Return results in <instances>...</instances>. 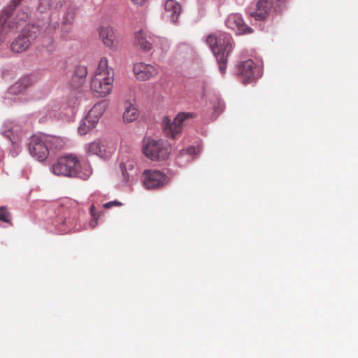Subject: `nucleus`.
Masks as SVG:
<instances>
[{
    "label": "nucleus",
    "instance_id": "33",
    "mask_svg": "<svg viewBox=\"0 0 358 358\" xmlns=\"http://www.w3.org/2000/svg\"><path fill=\"white\" fill-rule=\"evenodd\" d=\"M133 3L137 5V6H142L143 5L147 0H131Z\"/></svg>",
    "mask_w": 358,
    "mask_h": 358
},
{
    "label": "nucleus",
    "instance_id": "10",
    "mask_svg": "<svg viewBox=\"0 0 358 358\" xmlns=\"http://www.w3.org/2000/svg\"><path fill=\"white\" fill-rule=\"evenodd\" d=\"M256 68V64L251 59L244 61L238 66V73L244 84L250 83L258 78Z\"/></svg>",
    "mask_w": 358,
    "mask_h": 358
},
{
    "label": "nucleus",
    "instance_id": "31",
    "mask_svg": "<svg viewBox=\"0 0 358 358\" xmlns=\"http://www.w3.org/2000/svg\"><path fill=\"white\" fill-rule=\"evenodd\" d=\"M2 134L3 136H5L7 139L10 141L12 143H14L15 137H14V134H13V132L12 130H10V129L5 130L2 133Z\"/></svg>",
    "mask_w": 358,
    "mask_h": 358
},
{
    "label": "nucleus",
    "instance_id": "21",
    "mask_svg": "<svg viewBox=\"0 0 358 358\" xmlns=\"http://www.w3.org/2000/svg\"><path fill=\"white\" fill-rule=\"evenodd\" d=\"M64 0H41L39 10L44 12L48 9H55L61 7Z\"/></svg>",
    "mask_w": 358,
    "mask_h": 358
},
{
    "label": "nucleus",
    "instance_id": "9",
    "mask_svg": "<svg viewBox=\"0 0 358 358\" xmlns=\"http://www.w3.org/2000/svg\"><path fill=\"white\" fill-rule=\"evenodd\" d=\"M27 24V15L22 14L20 19L16 22L13 21H6L0 19V43L3 42L6 35L10 33L15 32L22 29Z\"/></svg>",
    "mask_w": 358,
    "mask_h": 358
},
{
    "label": "nucleus",
    "instance_id": "19",
    "mask_svg": "<svg viewBox=\"0 0 358 358\" xmlns=\"http://www.w3.org/2000/svg\"><path fill=\"white\" fill-rule=\"evenodd\" d=\"M138 110L134 104L131 103H125L124 110L122 115V119L124 122H132L138 119Z\"/></svg>",
    "mask_w": 358,
    "mask_h": 358
},
{
    "label": "nucleus",
    "instance_id": "23",
    "mask_svg": "<svg viewBox=\"0 0 358 358\" xmlns=\"http://www.w3.org/2000/svg\"><path fill=\"white\" fill-rule=\"evenodd\" d=\"M47 145L49 149H62L64 146V141L62 138L57 136L46 137Z\"/></svg>",
    "mask_w": 358,
    "mask_h": 358
},
{
    "label": "nucleus",
    "instance_id": "28",
    "mask_svg": "<svg viewBox=\"0 0 358 358\" xmlns=\"http://www.w3.org/2000/svg\"><path fill=\"white\" fill-rule=\"evenodd\" d=\"M120 168L124 178H127L128 180L129 177V173H128L127 170L131 171L134 169V164L132 162H129L128 164H121Z\"/></svg>",
    "mask_w": 358,
    "mask_h": 358
},
{
    "label": "nucleus",
    "instance_id": "29",
    "mask_svg": "<svg viewBox=\"0 0 358 358\" xmlns=\"http://www.w3.org/2000/svg\"><path fill=\"white\" fill-rule=\"evenodd\" d=\"M8 10H10V8H8V10H5V13L4 14L0 17V19L3 18L4 20H6V21H13L14 20L15 22H17L20 19V17L22 16V14L23 13H19L15 17L13 18V19H10L8 15L10 13H8ZM25 14V13H24ZM26 15H27V14L26 13Z\"/></svg>",
    "mask_w": 358,
    "mask_h": 358
},
{
    "label": "nucleus",
    "instance_id": "27",
    "mask_svg": "<svg viewBox=\"0 0 358 358\" xmlns=\"http://www.w3.org/2000/svg\"><path fill=\"white\" fill-rule=\"evenodd\" d=\"M76 14V8L74 6H69L67 8L66 15L64 17L65 23H71Z\"/></svg>",
    "mask_w": 358,
    "mask_h": 358
},
{
    "label": "nucleus",
    "instance_id": "30",
    "mask_svg": "<svg viewBox=\"0 0 358 358\" xmlns=\"http://www.w3.org/2000/svg\"><path fill=\"white\" fill-rule=\"evenodd\" d=\"M122 205V203L117 201H109L103 204V207L106 209L110 208L112 207H120Z\"/></svg>",
    "mask_w": 358,
    "mask_h": 358
},
{
    "label": "nucleus",
    "instance_id": "5",
    "mask_svg": "<svg viewBox=\"0 0 358 358\" xmlns=\"http://www.w3.org/2000/svg\"><path fill=\"white\" fill-rule=\"evenodd\" d=\"M192 117L189 113H179L173 120L169 117H165L162 121V130L164 135L170 138H176L182 133L185 125V121Z\"/></svg>",
    "mask_w": 358,
    "mask_h": 358
},
{
    "label": "nucleus",
    "instance_id": "4",
    "mask_svg": "<svg viewBox=\"0 0 358 358\" xmlns=\"http://www.w3.org/2000/svg\"><path fill=\"white\" fill-rule=\"evenodd\" d=\"M143 149L146 157L152 160H164L171 152L170 144L162 139L145 140Z\"/></svg>",
    "mask_w": 358,
    "mask_h": 358
},
{
    "label": "nucleus",
    "instance_id": "8",
    "mask_svg": "<svg viewBox=\"0 0 358 358\" xmlns=\"http://www.w3.org/2000/svg\"><path fill=\"white\" fill-rule=\"evenodd\" d=\"M285 0H259L255 10L250 13V15L256 20H265L273 10H278L284 4Z\"/></svg>",
    "mask_w": 358,
    "mask_h": 358
},
{
    "label": "nucleus",
    "instance_id": "34",
    "mask_svg": "<svg viewBox=\"0 0 358 358\" xmlns=\"http://www.w3.org/2000/svg\"><path fill=\"white\" fill-rule=\"evenodd\" d=\"M62 224L64 225H66L68 227V228H69L73 224L72 221L70 220L69 219V220L65 219L63 221Z\"/></svg>",
    "mask_w": 358,
    "mask_h": 358
},
{
    "label": "nucleus",
    "instance_id": "22",
    "mask_svg": "<svg viewBox=\"0 0 358 358\" xmlns=\"http://www.w3.org/2000/svg\"><path fill=\"white\" fill-rule=\"evenodd\" d=\"M31 85V81L29 78H24L20 81L15 83L10 89L13 94H19L23 92L29 86Z\"/></svg>",
    "mask_w": 358,
    "mask_h": 358
},
{
    "label": "nucleus",
    "instance_id": "17",
    "mask_svg": "<svg viewBox=\"0 0 358 358\" xmlns=\"http://www.w3.org/2000/svg\"><path fill=\"white\" fill-rule=\"evenodd\" d=\"M99 37L106 46L113 48L115 45V36L111 27H101L99 29Z\"/></svg>",
    "mask_w": 358,
    "mask_h": 358
},
{
    "label": "nucleus",
    "instance_id": "20",
    "mask_svg": "<svg viewBox=\"0 0 358 358\" xmlns=\"http://www.w3.org/2000/svg\"><path fill=\"white\" fill-rule=\"evenodd\" d=\"M87 152L90 155H95L100 157L106 156L105 146L99 140L94 141L88 145Z\"/></svg>",
    "mask_w": 358,
    "mask_h": 358
},
{
    "label": "nucleus",
    "instance_id": "2",
    "mask_svg": "<svg viewBox=\"0 0 358 358\" xmlns=\"http://www.w3.org/2000/svg\"><path fill=\"white\" fill-rule=\"evenodd\" d=\"M113 76L108 69V60L101 58L90 82V89L96 96L105 97L108 95L113 87Z\"/></svg>",
    "mask_w": 358,
    "mask_h": 358
},
{
    "label": "nucleus",
    "instance_id": "15",
    "mask_svg": "<svg viewBox=\"0 0 358 358\" xmlns=\"http://www.w3.org/2000/svg\"><path fill=\"white\" fill-rule=\"evenodd\" d=\"M164 9L172 22H176L181 13V6L175 0H167L164 5Z\"/></svg>",
    "mask_w": 358,
    "mask_h": 358
},
{
    "label": "nucleus",
    "instance_id": "32",
    "mask_svg": "<svg viewBox=\"0 0 358 358\" xmlns=\"http://www.w3.org/2000/svg\"><path fill=\"white\" fill-rule=\"evenodd\" d=\"M193 151H194V148H189L187 150H182L180 152V155L178 156V159H180L182 155H184L186 153H187L189 155H191L192 154Z\"/></svg>",
    "mask_w": 358,
    "mask_h": 358
},
{
    "label": "nucleus",
    "instance_id": "12",
    "mask_svg": "<svg viewBox=\"0 0 358 358\" xmlns=\"http://www.w3.org/2000/svg\"><path fill=\"white\" fill-rule=\"evenodd\" d=\"M227 26L239 34L252 33V29L246 25L241 16L238 14H231L228 16L226 21Z\"/></svg>",
    "mask_w": 358,
    "mask_h": 358
},
{
    "label": "nucleus",
    "instance_id": "24",
    "mask_svg": "<svg viewBox=\"0 0 358 358\" xmlns=\"http://www.w3.org/2000/svg\"><path fill=\"white\" fill-rule=\"evenodd\" d=\"M95 127L96 124L85 117L78 127V132L80 135H85Z\"/></svg>",
    "mask_w": 358,
    "mask_h": 358
},
{
    "label": "nucleus",
    "instance_id": "35",
    "mask_svg": "<svg viewBox=\"0 0 358 358\" xmlns=\"http://www.w3.org/2000/svg\"><path fill=\"white\" fill-rule=\"evenodd\" d=\"M22 0H12V5L13 6V7H16L18 4H20V3L21 2Z\"/></svg>",
    "mask_w": 358,
    "mask_h": 358
},
{
    "label": "nucleus",
    "instance_id": "14",
    "mask_svg": "<svg viewBox=\"0 0 358 358\" xmlns=\"http://www.w3.org/2000/svg\"><path fill=\"white\" fill-rule=\"evenodd\" d=\"M87 75V69L83 65H78L75 67L73 76L71 77V85L74 88L80 87L85 81Z\"/></svg>",
    "mask_w": 358,
    "mask_h": 358
},
{
    "label": "nucleus",
    "instance_id": "36",
    "mask_svg": "<svg viewBox=\"0 0 358 358\" xmlns=\"http://www.w3.org/2000/svg\"><path fill=\"white\" fill-rule=\"evenodd\" d=\"M68 231V229H59V233L66 234Z\"/></svg>",
    "mask_w": 358,
    "mask_h": 358
},
{
    "label": "nucleus",
    "instance_id": "11",
    "mask_svg": "<svg viewBox=\"0 0 358 358\" xmlns=\"http://www.w3.org/2000/svg\"><path fill=\"white\" fill-rule=\"evenodd\" d=\"M133 71L136 78L141 81L150 80L158 74V70L155 66L143 62L135 64Z\"/></svg>",
    "mask_w": 358,
    "mask_h": 358
},
{
    "label": "nucleus",
    "instance_id": "16",
    "mask_svg": "<svg viewBox=\"0 0 358 358\" xmlns=\"http://www.w3.org/2000/svg\"><path fill=\"white\" fill-rule=\"evenodd\" d=\"M106 107L107 103L106 101H99L94 105L86 117L96 125Z\"/></svg>",
    "mask_w": 358,
    "mask_h": 358
},
{
    "label": "nucleus",
    "instance_id": "25",
    "mask_svg": "<svg viewBox=\"0 0 358 358\" xmlns=\"http://www.w3.org/2000/svg\"><path fill=\"white\" fill-rule=\"evenodd\" d=\"M90 215L92 217L90 225L92 228H95L97 225L98 220L101 215V213L96 211V208L94 205L90 207Z\"/></svg>",
    "mask_w": 358,
    "mask_h": 358
},
{
    "label": "nucleus",
    "instance_id": "18",
    "mask_svg": "<svg viewBox=\"0 0 358 358\" xmlns=\"http://www.w3.org/2000/svg\"><path fill=\"white\" fill-rule=\"evenodd\" d=\"M30 43V40L27 36L20 35L13 41L10 45V49L16 53L22 52L28 48Z\"/></svg>",
    "mask_w": 358,
    "mask_h": 358
},
{
    "label": "nucleus",
    "instance_id": "37",
    "mask_svg": "<svg viewBox=\"0 0 358 358\" xmlns=\"http://www.w3.org/2000/svg\"><path fill=\"white\" fill-rule=\"evenodd\" d=\"M11 6L13 7V8H11V10H13L14 7H13V6L12 4L9 7H11Z\"/></svg>",
    "mask_w": 358,
    "mask_h": 358
},
{
    "label": "nucleus",
    "instance_id": "13",
    "mask_svg": "<svg viewBox=\"0 0 358 358\" xmlns=\"http://www.w3.org/2000/svg\"><path fill=\"white\" fill-rule=\"evenodd\" d=\"M154 38L148 35L145 31L140 30L135 33L134 43L143 51L148 52L152 48Z\"/></svg>",
    "mask_w": 358,
    "mask_h": 358
},
{
    "label": "nucleus",
    "instance_id": "3",
    "mask_svg": "<svg viewBox=\"0 0 358 358\" xmlns=\"http://www.w3.org/2000/svg\"><path fill=\"white\" fill-rule=\"evenodd\" d=\"M80 164L78 158L73 155H64L59 157L57 162L52 166V171L57 176L67 177H78L84 180L87 179L90 173L80 175L79 169Z\"/></svg>",
    "mask_w": 358,
    "mask_h": 358
},
{
    "label": "nucleus",
    "instance_id": "1",
    "mask_svg": "<svg viewBox=\"0 0 358 358\" xmlns=\"http://www.w3.org/2000/svg\"><path fill=\"white\" fill-rule=\"evenodd\" d=\"M231 41L230 35L221 31L210 34L206 39V44L216 57L222 74L225 73L227 57L231 50Z\"/></svg>",
    "mask_w": 358,
    "mask_h": 358
},
{
    "label": "nucleus",
    "instance_id": "6",
    "mask_svg": "<svg viewBox=\"0 0 358 358\" xmlns=\"http://www.w3.org/2000/svg\"><path fill=\"white\" fill-rule=\"evenodd\" d=\"M169 182L168 176L158 170H145L143 182L146 189H157L164 187Z\"/></svg>",
    "mask_w": 358,
    "mask_h": 358
},
{
    "label": "nucleus",
    "instance_id": "26",
    "mask_svg": "<svg viewBox=\"0 0 358 358\" xmlns=\"http://www.w3.org/2000/svg\"><path fill=\"white\" fill-rule=\"evenodd\" d=\"M0 221L8 224L11 223L10 213L8 211L6 207L5 206L0 207Z\"/></svg>",
    "mask_w": 358,
    "mask_h": 358
},
{
    "label": "nucleus",
    "instance_id": "7",
    "mask_svg": "<svg viewBox=\"0 0 358 358\" xmlns=\"http://www.w3.org/2000/svg\"><path fill=\"white\" fill-rule=\"evenodd\" d=\"M28 148L31 156L40 162L44 161L48 157L49 148L45 136H31L29 138Z\"/></svg>",
    "mask_w": 358,
    "mask_h": 358
}]
</instances>
